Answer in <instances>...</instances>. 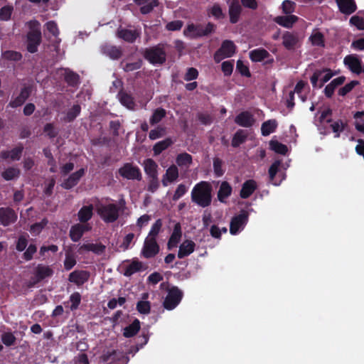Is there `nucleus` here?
I'll list each match as a JSON object with an SVG mask.
<instances>
[{"label":"nucleus","mask_w":364,"mask_h":364,"mask_svg":"<svg viewBox=\"0 0 364 364\" xmlns=\"http://www.w3.org/2000/svg\"><path fill=\"white\" fill-rule=\"evenodd\" d=\"M140 329V323L138 320L134 322L124 329L123 335L127 338L132 337L136 335Z\"/></svg>","instance_id":"obj_41"},{"label":"nucleus","mask_w":364,"mask_h":364,"mask_svg":"<svg viewBox=\"0 0 364 364\" xmlns=\"http://www.w3.org/2000/svg\"><path fill=\"white\" fill-rule=\"evenodd\" d=\"M143 55L146 60L154 65L162 64L166 60L164 48L161 44L144 49Z\"/></svg>","instance_id":"obj_3"},{"label":"nucleus","mask_w":364,"mask_h":364,"mask_svg":"<svg viewBox=\"0 0 364 364\" xmlns=\"http://www.w3.org/2000/svg\"><path fill=\"white\" fill-rule=\"evenodd\" d=\"M182 26L183 22L178 20L168 23L166 26V28L168 31H174L180 30Z\"/></svg>","instance_id":"obj_64"},{"label":"nucleus","mask_w":364,"mask_h":364,"mask_svg":"<svg viewBox=\"0 0 364 364\" xmlns=\"http://www.w3.org/2000/svg\"><path fill=\"white\" fill-rule=\"evenodd\" d=\"M141 12L144 14H148L151 11V10L158 6V1L157 0H152L144 5H141Z\"/></svg>","instance_id":"obj_57"},{"label":"nucleus","mask_w":364,"mask_h":364,"mask_svg":"<svg viewBox=\"0 0 364 364\" xmlns=\"http://www.w3.org/2000/svg\"><path fill=\"white\" fill-rule=\"evenodd\" d=\"M90 230H91V226L89 224H77L70 229V238L73 241L77 242L81 238L85 232Z\"/></svg>","instance_id":"obj_17"},{"label":"nucleus","mask_w":364,"mask_h":364,"mask_svg":"<svg viewBox=\"0 0 364 364\" xmlns=\"http://www.w3.org/2000/svg\"><path fill=\"white\" fill-rule=\"evenodd\" d=\"M141 268V263L137 260H133L129 264L124 265V274L125 276L129 277L133 274L139 271Z\"/></svg>","instance_id":"obj_36"},{"label":"nucleus","mask_w":364,"mask_h":364,"mask_svg":"<svg viewBox=\"0 0 364 364\" xmlns=\"http://www.w3.org/2000/svg\"><path fill=\"white\" fill-rule=\"evenodd\" d=\"M179 176L178 168L176 165H171L162 176L161 183L164 187L176 182Z\"/></svg>","instance_id":"obj_10"},{"label":"nucleus","mask_w":364,"mask_h":364,"mask_svg":"<svg viewBox=\"0 0 364 364\" xmlns=\"http://www.w3.org/2000/svg\"><path fill=\"white\" fill-rule=\"evenodd\" d=\"M309 40L311 42L313 46H324L323 36L318 30H314L312 32V33L309 38Z\"/></svg>","instance_id":"obj_47"},{"label":"nucleus","mask_w":364,"mask_h":364,"mask_svg":"<svg viewBox=\"0 0 364 364\" xmlns=\"http://www.w3.org/2000/svg\"><path fill=\"white\" fill-rule=\"evenodd\" d=\"M173 144V141L171 139L167 138L164 140L160 141L157 142L154 148V155H159L161 154L164 150L166 149L168 147H169Z\"/></svg>","instance_id":"obj_43"},{"label":"nucleus","mask_w":364,"mask_h":364,"mask_svg":"<svg viewBox=\"0 0 364 364\" xmlns=\"http://www.w3.org/2000/svg\"><path fill=\"white\" fill-rule=\"evenodd\" d=\"M195 247L196 244L193 241L190 240H184L179 246L178 257L179 259H182L190 255L192 252H194Z\"/></svg>","instance_id":"obj_18"},{"label":"nucleus","mask_w":364,"mask_h":364,"mask_svg":"<svg viewBox=\"0 0 364 364\" xmlns=\"http://www.w3.org/2000/svg\"><path fill=\"white\" fill-rule=\"evenodd\" d=\"M299 43V39L297 34L285 32L282 36V44L287 50H294Z\"/></svg>","instance_id":"obj_15"},{"label":"nucleus","mask_w":364,"mask_h":364,"mask_svg":"<svg viewBox=\"0 0 364 364\" xmlns=\"http://www.w3.org/2000/svg\"><path fill=\"white\" fill-rule=\"evenodd\" d=\"M183 33L186 36L194 38L203 36V32L201 30V25L189 24L186 28L183 31Z\"/></svg>","instance_id":"obj_29"},{"label":"nucleus","mask_w":364,"mask_h":364,"mask_svg":"<svg viewBox=\"0 0 364 364\" xmlns=\"http://www.w3.org/2000/svg\"><path fill=\"white\" fill-rule=\"evenodd\" d=\"M80 107L79 105H74L68 112L67 119L68 121H72L80 114Z\"/></svg>","instance_id":"obj_62"},{"label":"nucleus","mask_w":364,"mask_h":364,"mask_svg":"<svg viewBox=\"0 0 364 364\" xmlns=\"http://www.w3.org/2000/svg\"><path fill=\"white\" fill-rule=\"evenodd\" d=\"M176 162L180 167L188 168L192 164V156L187 153L179 154L176 158Z\"/></svg>","instance_id":"obj_37"},{"label":"nucleus","mask_w":364,"mask_h":364,"mask_svg":"<svg viewBox=\"0 0 364 364\" xmlns=\"http://www.w3.org/2000/svg\"><path fill=\"white\" fill-rule=\"evenodd\" d=\"M14 11L12 5H6L0 9V19L1 21H9L11 18Z\"/></svg>","instance_id":"obj_50"},{"label":"nucleus","mask_w":364,"mask_h":364,"mask_svg":"<svg viewBox=\"0 0 364 364\" xmlns=\"http://www.w3.org/2000/svg\"><path fill=\"white\" fill-rule=\"evenodd\" d=\"M1 341L6 346H11L14 343L16 338L11 333H4L1 336Z\"/></svg>","instance_id":"obj_61"},{"label":"nucleus","mask_w":364,"mask_h":364,"mask_svg":"<svg viewBox=\"0 0 364 364\" xmlns=\"http://www.w3.org/2000/svg\"><path fill=\"white\" fill-rule=\"evenodd\" d=\"M331 127L333 132L335 133V137H339L340 134L344 129L345 124L342 121L338 120L331 124Z\"/></svg>","instance_id":"obj_53"},{"label":"nucleus","mask_w":364,"mask_h":364,"mask_svg":"<svg viewBox=\"0 0 364 364\" xmlns=\"http://www.w3.org/2000/svg\"><path fill=\"white\" fill-rule=\"evenodd\" d=\"M31 93V89L29 87H24L19 95L13 101L11 102V105L13 107H16L21 105L25 100L28 97Z\"/></svg>","instance_id":"obj_35"},{"label":"nucleus","mask_w":364,"mask_h":364,"mask_svg":"<svg viewBox=\"0 0 364 364\" xmlns=\"http://www.w3.org/2000/svg\"><path fill=\"white\" fill-rule=\"evenodd\" d=\"M92 205L83 206L78 212V218L80 222L88 221L92 216Z\"/></svg>","instance_id":"obj_38"},{"label":"nucleus","mask_w":364,"mask_h":364,"mask_svg":"<svg viewBox=\"0 0 364 364\" xmlns=\"http://www.w3.org/2000/svg\"><path fill=\"white\" fill-rule=\"evenodd\" d=\"M235 53V46L231 41H225L220 48L215 53L214 59L219 63L223 59L231 57Z\"/></svg>","instance_id":"obj_7"},{"label":"nucleus","mask_w":364,"mask_h":364,"mask_svg":"<svg viewBox=\"0 0 364 364\" xmlns=\"http://www.w3.org/2000/svg\"><path fill=\"white\" fill-rule=\"evenodd\" d=\"M17 219L15 212L9 208H0V225L7 226Z\"/></svg>","instance_id":"obj_12"},{"label":"nucleus","mask_w":364,"mask_h":364,"mask_svg":"<svg viewBox=\"0 0 364 364\" xmlns=\"http://www.w3.org/2000/svg\"><path fill=\"white\" fill-rule=\"evenodd\" d=\"M149 298L148 293H144L141 295V300L136 304V309L141 314H147L150 312L151 305L147 301Z\"/></svg>","instance_id":"obj_31"},{"label":"nucleus","mask_w":364,"mask_h":364,"mask_svg":"<svg viewBox=\"0 0 364 364\" xmlns=\"http://www.w3.org/2000/svg\"><path fill=\"white\" fill-rule=\"evenodd\" d=\"M31 31L28 33L27 49L30 53L37 51V48L41 43V33L39 28V23L37 21H31L29 23Z\"/></svg>","instance_id":"obj_4"},{"label":"nucleus","mask_w":364,"mask_h":364,"mask_svg":"<svg viewBox=\"0 0 364 364\" xmlns=\"http://www.w3.org/2000/svg\"><path fill=\"white\" fill-rule=\"evenodd\" d=\"M183 296L182 291L177 287L171 288L167 294L166 297L164 301V306L168 310L175 309L181 302Z\"/></svg>","instance_id":"obj_5"},{"label":"nucleus","mask_w":364,"mask_h":364,"mask_svg":"<svg viewBox=\"0 0 364 364\" xmlns=\"http://www.w3.org/2000/svg\"><path fill=\"white\" fill-rule=\"evenodd\" d=\"M85 168H80L73 173L69 177L64 180L61 186L65 189H70L77 184L80 178L85 175Z\"/></svg>","instance_id":"obj_13"},{"label":"nucleus","mask_w":364,"mask_h":364,"mask_svg":"<svg viewBox=\"0 0 364 364\" xmlns=\"http://www.w3.org/2000/svg\"><path fill=\"white\" fill-rule=\"evenodd\" d=\"M343 62L352 72L356 74L362 72L361 61L356 55H347L345 57Z\"/></svg>","instance_id":"obj_16"},{"label":"nucleus","mask_w":364,"mask_h":364,"mask_svg":"<svg viewBox=\"0 0 364 364\" xmlns=\"http://www.w3.org/2000/svg\"><path fill=\"white\" fill-rule=\"evenodd\" d=\"M339 11L346 15H350L357 9L355 0H336Z\"/></svg>","instance_id":"obj_14"},{"label":"nucleus","mask_w":364,"mask_h":364,"mask_svg":"<svg viewBox=\"0 0 364 364\" xmlns=\"http://www.w3.org/2000/svg\"><path fill=\"white\" fill-rule=\"evenodd\" d=\"M53 274V270L46 266L38 265L36 269V276L37 280L40 281Z\"/></svg>","instance_id":"obj_39"},{"label":"nucleus","mask_w":364,"mask_h":364,"mask_svg":"<svg viewBox=\"0 0 364 364\" xmlns=\"http://www.w3.org/2000/svg\"><path fill=\"white\" fill-rule=\"evenodd\" d=\"M281 166V161H274L269 168V181L274 186H279L282 178L277 179V174L279 173Z\"/></svg>","instance_id":"obj_27"},{"label":"nucleus","mask_w":364,"mask_h":364,"mask_svg":"<svg viewBox=\"0 0 364 364\" xmlns=\"http://www.w3.org/2000/svg\"><path fill=\"white\" fill-rule=\"evenodd\" d=\"M277 127V122L275 119H269L262 123L261 132L263 136H268L274 132Z\"/></svg>","instance_id":"obj_33"},{"label":"nucleus","mask_w":364,"mask_h":364,"mask_svg":"<svg viewBox=\"0 0 364 364\" xmlns=\"http://www.w3.org/2000/svg\"><path fill=\"white\" fill-rule=\"evenodd\" d=\"M294 6H295L294 2L289 1V0L284 1L282 4V10H283L284 13H285V14L292 13L294 11Z\"/></svg>","instance_id":"obj_59"},{"label":"nucleus","mask_w":364,"mask_h":364,"mask_svg":"<svg viewBox=\"0 0 364 364\" xmlns=\"http://www.w3.org/2000/svg\"><path fill=\"white\" fill-rule=\"evenodd\" d=\"M222 161L218 158L213 160V169L214 173L217 176H221L224 171L222 168Z\"/></svg>","instance_id":"obj_60"},{"label":"nucleus","mask_w":364,"mask_h":364,"mask_svg":"<svg viewBox=\"0 0 364 364\" xmlns=\"http://www.w3.org/2000/svg\"><path fill=\"white\" fill-rule=\"evenodd\" d=\"M232 188L229 183L223 181L218 191V198L221 203H225L227 198L231 195Z\"/></svg>","instance_id":"obj_26"},{"label":"nucleus","mask_w":364,"mask_h":364,"mask_svg":"<svg viewBox=\"0 0 364 364\" xmlns=\"http://www.w3.org/2000/svg\"><path fill=\"white\" fill-rule=\"evenodd\" d=\"M350 23L359 30H364V17L363 16H353L350 19Z\"/></svg>","instance_id":"obj_52"},{"label":"nucleus","mask_w":364,"mask_h":364,"mask_svg":"<svg viewBox=\"0 0 364 364\" xmlns=\"http://www.w3.org/2000/svg\"><path fill=\"white\" fill-rule=\"evenodd\" d=\"M125 209L126 201L124 198L119 199L117 203L110 200L101 202L96 207L98 215L106 223L117 221Z\"/></svg>","instance_id":"obj_1"},{"label":"nucleus","mask_w":364,"mask_h":364,"mask_svg":"<svg viewBox=\"0 0 364 364\" xmlns=\"http://www.w3.org/2000/svg\"><path fill=\"white\" fill-rule=\"evenodd\" d=\"M212 186L209 182L198 183L191 191L192 201L202 208L209 206L212 201Z\"/></svg>","instance_id":"obj_2"},{"label":"nucleus","mask_w":364,"mask_h":364,"mask_svg":"<svg viewBox=\"0 0 364 364\" xmlns=\"http://www.w3.org/2000/svg\"><path fill=\"white\" fill-rule=\"evenodd\" d=\"M187 187L184 184H179L174 192L173 199L174 200H178L187 192Z\"/></svg>","instance_id":"obj_55"},{"label":"nucleus","mask_w":364,"mask_h":364,"mask_svg":"<svg viewBox=\"0 0 364 364\" xmlns=\"http://www.w3.org/2000/svg\"><path fill=\"white\" fill-rule=\"evenodd\" d=\"M19 173L20 171L18 168H9L2 172L1 176L5 180L10 181L17 178Z\"/></svg>","instance_id":"obj_49"},{"label":"nucleus","mask_w":364,"mask_h":364,"mask_svg":"<svg viewBox=\"0 0 364 364\" xmlns=\"http://www.w3.org/2000/svg\"><path fill=\"white\" fill-rule=\"evenodd\" d=\"M298 20V17L294 15L277 16L274 21L279 25L285 28H291Z\"/></svg>","instance_id":"obj_28"},{"label":"nucleus","mask_w":364,"mask_h":364,"mask_svg":"<svg viewBox=\"0 0 364 364\" xmlns=\"http://www.w3.org/2000/svg\"><path fill=\"white\" fill-rule=\"evenodd\" d=\"M165 134V129L161 127H158L154 129H152L149 132V138L152 140L156 139L161 137Z\"/></svg>","instance_id":"obj_56"},{"label":"nucleus","mask_w":364,"mask_h":364,"mask_svg":"<svg viewBox=\"0 0 364 364\" xmlns=\"http://www.w3.org/2000/svg\"><path fill=\"white\" fill-rule=\"evenodd\" d=\"M142 166L149 178L158 177V164L151 159H145Z\"/></svg>","instance_id":"obj_22"},{"label":"nucleus","mask_w":364,"mask_h":364,"mask_svg":"<svg viewBox=\"0 0 364 364\" xmlns=\"http://www.w3.org/2000/svg\"><path fill=\"white\" fill-rule=\"evenodd\" d=\"M250 58L254 62H260L269 56V53L263 48H257L250 52Z\"/></svg>","instance_id":"obj_32"},{"label":"nucleus","mask_w":364,"mask_h":364,"mask_svg":"<svg viewBox=\"0 0 364 364\" xmlns=\"http://www.w3.org/2000/svg\"><path fill=\"white\" fill-rule=\"evenodd\" d=\"M22 152L21 147H16L10 151H4L1 153V157L5 159H11V161L18 160Z\"/></svg>","instance_id":"obj_42"},{"label":"nucleus","mask_w":364,"mask_h":364,"mask_svg":"<svg viewBox=\"0 0 364 364\" xmlns=\"http://www.w3.org/2000/svg\"><path fill=\"white\" fill-rule=\"evenodd\" d=\"M257 188V183L255 180H247L242 184L240 196L244 199L248 198Z\"/></svg>","instance_id":"obj_20"},{"label":"nucleus","mask_w":364,"mask_h":364,"mask_svg":"<svg viewBox=\"0 0 364 364\" xmlns=\"http://www.w3.org/2000/svg\"><path fill=\"white\" fill-rule=\"evenodd\" d=\"M89 276L86 271H74L70 274L69 280L77 285H81L88 280Z\"/></svg>","instance_id":"obj_24"},{"label":"nucleus","mask_w":364,"mask_h":364,"mask_svg":"<svg viewBox=\"0 0 364 364\" xmlns=\"http://www.w3.org/2000/svg\"><path fill=\"white\" fill-rule=\"evenodd\" d=\"M81 301L80 294L78 292H75L72 294L70 296V302L71 303L70 309L71 310L76 309Z\"/></svg>","instance_id":"obj_54"},{"label":"nucleus","mask_w":364,"mask_h":364,"mask_svg":"<svg viewBox=\"0 0 364 364\" xmlns=\"http://www.w3.org/2000/svg\"><path fill=\"white\" fill-rule=\"evenodd\" d=\"M3 58L7 60H19L21 58V55L16 51L8 50L4 52L3 54Z\"/></svg>","instance_id":"obj_58"},{"label":"nucleus","mask_w":364,"mask_h":364,"mask_svg":"<svg viewBox=\"0 0 364 364\" xmlns=\"http://www.w3.org/2000/svg\"><path fill=\"white\" fill-rule=\"evenodd\" d=\"M246 139V134L244 131L240 130L235 133L232 140V145L234 147L239 146L241 144H242Z\"/></svg>","instance_id":"obj_51"},{"label":"nucleus","mask_w":364,"mask_h":364,"mask_svg":"<svg viewBox=\"0 0 364 364\" xmlns=\"http://www.w3.org/2000/svg\"><path fill=\"white\" fill-rule=\"evenodd\" d=\"M106 246L102 243L86 242L80 246L77 252L82 255L87 252H92L96 255H102L105 252Z\"/></svg>","instance_id":"obj_11"},{"label":"nucleus","mask_w":364,"mask_h":364,"mask_svg":"<svg viewBox=\"0 0 364 364\" xmlns=\"http://www.w3.org/2000/svg\"><path fill=\"white\" fill-rule=\"evenodd\" d=\"M235 122L241 127H250L254 124L255 119L250 112H242L235 117Z\"/></svg>","instance_id":"obj_23"},{"label":"nucleus","mask_w":364,"mask_h":364,"mask_svg":"<svg viewBox=\"0 0 364 364\" xmlns=\"http://www.w3.org/2000/svg\"><path fill=\"white\" fill-rule=\"evenodd\" d=\"M198 72L194 68H190L188 69L185 76L184 80L186 81H190L192 80H195L198 77Z\"/></svg>","instance_id":"obj_63"},{"label":"nucleus","mask_w":364,"mask_h":364,"mask_svg":"<svg viewBox=\"0 0 364 364\" xmlns=\"http://www.w3.org/2000/svg\"><path fill=\"white\" fill-rule=\"evenodd\" d=\"M269 147L274 152L283 155H285L288 151V148L285 144L276 140H271L269 141Z\"/></svg>","instance_id":"obj_45"},{"label":"nucleus","mask_w":364,"mask_h":364,"mask_svg":"<svg viewBox=\"0 0 364 364\" xmlns=\"http://www.w3.org/2000/svg\"><path fill=\"white\" fill-rule=\"evenodd\" d=\"M241 6L237 0H233L229 6L230 21L232 23H235L239 21L241 13Z\"/></svg>","instance_id":"obj_25"},{"label":"nucleus","mask_w":364,"mask_h":364,"mask_svg":"<svg viewBox=\"0 0 364 364\" xmlns=\"http://www.w3.org/2000/svg\"><path fill=\"white\" fill-rule=\"evenodd\" d=\"M119 175L129 180L141 179V173L139 167L132 164L127 163L119 169Z\"/></svg>","instance_id":"obj_6"},{"label":"nucleus","mask_w":364,"mask_h":364,"mask_svg":"<svg viewBox=\"0 0 364 364\" xmlns=\"http://www.w3.org/2000/svg\"><path fill=\"white\" fill-rule=\"evenodd\" d=\"M247 221V214L242 212L240 215L234 217L230 223V232L232 235H236L242 230Z\"/></svg>","instance_id":"obj_9"},{"label":"nucleus","mask_w":364,"mask_h":364,"mask_svg":"<svg viewBox=\"0 0 364 364\" xmlns=\"http://www.w3.org/2000/svg\"><path fill=\"white\" fill-rule=\"evenodd\" d=\"M166 115V111L163 108L155 109L150 117L149 122L151 125H154L161 121Z\"/></svg>","instance_id":"obj_44"},{"label":"nucleus","mask_w":364,"mask_h":364,"mask_svg":"<svg viewBox=\"0 0 364 364\" xmlns=\"http://www.w3.org/2000/svg\"><path fill=\"white\" fill-rule=\"evenodd\" d=\"M60 75H64L65 80L70 85H75L79 82V76L67 69H61Z\"/></svg>","instance_id":"obj_34"},{"label":"nucleus","mask_w":364,"mask_h":364,"mask_svg":"<svg viewBox=\"0 0 364 364\" xmlns=\"http://www.w3.org/2000/svg\"><path fill=\"white\" fill-rule=\"evenodd\" d=\"M140 36V31L128 30L124 28H119L117 31V36L124 41L132 43Z\"/></svg>","instance_id":"obj_19"},{"label":"nucleus","mask_w":364,"mask_h":364,"mask_svg":"<svg viewBox=\"0 0 364 364\" xmlns=\"http://www.w3.org/2000/svg\"><path fill=\"white\" fill-rule=\"evenodd\" d=\"M119 100L120 102L127 107L129 109H133L134 107V102L133 100L132 97L124 92H120L118 95Z\"/></svg>","instance_id":"obj_40"},{"label":"nucleus","mask_w":364,"mask_h":364,"mask_svg":"<svg viewBox=\"0 0 364 364\" xmlns=\"http://www.w3.org/2000/svg\"><path fill=\"white\" fill-rule=\"evenodd\" d=\"M182 236L181 227L179 223H176L174 225V228L173 232L168 240L167 246L168 250H171L178 246L179 242L181 241Z\"/></svg>","instance_id":"obj_21"},{"label":"nucleus","mask_w":364,"mask_h":364,"mask_svg":"<svg viewBox=\"0 0 364 364\" xmlns=\"http://www.w3.org/2000/svg\"><path fill=\"white\" fill-rule=\"evenodd\" d=\"M102 52L112 59H118L122 52L119 48L114 46L105 45L101 48Z\"/></svg>","instance_id":"obj_30"},{"label":"nucleus","mask_w":364,"mask_h":364,"mask_svg":"<svg viewBox=\"0 0 364 364\" xmlns=\"http://www.w3.org/2000/svg\"><path fill=\"white\" fill-rule=\"evenodd\" d=\"M159 252V246L156 240L146 237L141 254L145 258L154 257Z\"/></svg>","instance_id":"obj_8"},{"label":"nucleus","mask_w":364,"mask_h":364,"mask_svg":"<svg viewBox=\"0 0 364 364\" xmlns=\"http://www.w3.org/2000/svg\"><path fill=\"white\" fill-rule=\"evenodd\" d=\"M76 264V259L74 253L71 250L65 251V258L64 260V267L66 270L71 269Z\"/></svg>","instance_id":"obj_46"},{"label":"nucleus","mask_w":364,"mask_h":364,"mask_svg":"<svg viewBox=\"0 0 364 364\" xmlns=\"http://www.w3.org/2000/svg\"><path fill=\"white\" fill-rule=\"evenodd\" d=\"M162 227V222L160 219L157 220L151 226V230L146 236V237L156 240V237L159 235Z\"/></svg>","instance_id":"obj_48"}]
</instances>
